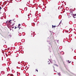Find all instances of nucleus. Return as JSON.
<instances>
[{
	"label": "nucleus",
	"mask_w": 76,
	"mask_h": 76,
	"mask_svg": "<svg viewBox=\"0 0 76 76\" xmlns=\"http://www.w3.org/2000/svg\"><path fill=\"white\" fill-rule=\"evenodd\" d=\"M20 10V8H17V7H15L14 10L15 11V12H18L19 10Z\"/></svg>",
	"instance_id": "nucleus-1"
},
{
	"label": "nucleus",
	"mask_w": 76,
	"mask_h": 76,
	"mask_svg": "<svg viewBox=\"0 0 76 76\" xmlns=\"http://www.w3.org/2000/svg\"><path fill=\"white\" fill-rule=\"evenodd\" d=\"M73 51V48H71L69 49V52H70V53H72V52Z\"/></svg>",
	"instance_id": "nucleus-2"
},
{
	"label": "nucleus",
	"mask_w": 76,
	"mask_h": 76,
	"mask_svg": "<svg viewBox=\"0 0 76 76\" xmlns=\"http://www.w3.org/2000/svg\"><path fill=\"white\" fill-rule=\"evenodd\" d=\"M76 14H75L74 15H73V18H76Z\"/></svg>",
	"instance_id": "nucleus-3"
},
{
	"label": "nucleus",
	"mask_w": 76,
	"mask_h": 76,
	"mask_svg": "<svg viewBox=\"0 0 76 76\" xmlns=\"http://www.w3.org/2000/svg\"><path fill=\"white\" fill-rule=\"evenodd\" d=\"M56 26H53V25H52V28H55Z\"/></svg>",
	"instance_id": "nucleus-4"
},
{
	"label": "nucleus",
	"mask_w": 76,
	"mask_h": 76,
	"mask_svg": "<svg viewBox=\"0 0 76 76\" xmlns=\"http://www.w3.org/2000/svg\"><path fill=\"white\" fill-rule=\"evenodd\" d=\"M68 62L69 63H70V62L69 61V60L68 61Z\"/></svg>",
	"instance_id": "nucleus-5"
},
{
	"label": "nucleus",
	"mask_w": 76,
	"mask_h": 76,
	"mask_svg": "<svg viewBox=\"0 0 76 76\" xmlns=\"http://www.w3.org/2000/svg\"><path fill=\"white\" fill-rule=\"evenodd\" d=\"M12 21V20H10L9 21V23H10V22L11 21Z\"/></svg>",
	"instance_id": "nucleus-6"
},
{
	"label": "nucleus",
	"mask_w": 76,
	"mask_h": 76,
	"mask_svg": "<svg viewBox=\"0 0 76 76\" xmlns=\"http://www.w3.org/2000/svg\"><path fill=\"white\" fill-rule=\"evenodd\" d=\"M35 70H36V71H37V72H38V70H37V69H36Z\"/></svg>",
	"instance_id": "nucleus-7"
},
{
	"label": "nucleus",
	"mask_w": 76,
	"mask_h": 76,
	"mask_svg": "<svg viewBox=\"0 0 76 76\" xmlns=\"http://www.w3.org/2000/svg\"><path fill=\"white\" fill-rule=\"evenodd\" d=\"M20 26V24H19L18 25V26Z\"/></svg>",
	"instance_id": "nucleus-8"
},
{
	"label": "nucleus",
	"mask_w": 76,
	"mask_h": 76,
	"mask_svg": "<svg viewBox=\"0 0 76 76\" xmlns=\"http://www.w3.org/2000/svg\"><path fill=\"white\" fill-rule=\"evenodd\" d=\"M1 9H2V8L1 7H0V11L1 10Z\"/></svg>",
	"instance_id": "nucleus-9"
},
{
	"label": "nucleus",
	"mask_w": 76,
	"mask_h": 76,
	"mask_svg": "<svg viewBox=\"0 0 76 76\" xmlns=\"http://www.w3.org/2000/svg\"><path fill=\"white\" fill-rule=\"evenodd\" d=\"M61 23V21L59 23V24H60V23Z\"/></svg>",
	"instance_id": "nucleus-10"
},
{
	"label": "nucleus",
	"mask_w": 76,
	"mask_h": 76,
	"mask_svg": "<svg viewBox=\"0 0 76 76\" xmlns=\"http://www.w3.org/2000/svg\"><path fill=\"white\" fill-rule=\"evenodd\" d=\"M17 28V27H15V29H16Z\"/></svg>",
	"instance_id": "nucleus-11"
},
{
	"label": "nucleus",
	"mask_w": 76,
	"mask_h": 76,
	"mask_svg": "<svg viewBox=\"0 0 76 76\" xmlns=\"http://www.w3.org/2000/svg\"><path fill=\"white\" fill-rule=\"evenodd\" d=\"M12 28H14V27H12Z\"/></svg>",
	"instance_id": "nucleus-12"
},
{
	"label": "nucleus",
	"mask_w": 76,
	"mask_h": 76,
	"mask_svg": "<svg viewBox=\"0 0 76 76\" xmlns=\"http://www.w3.org/2000/svg\"><path fill=\"white\" fill-rule=\"evenodd\" d=\"M18 28H19V26H18Z\"/></svg>",
	"instance_id": "nucleus-13"
},
{
	"label": "nucleus",
	"mask_w": 76,
	"mask_h": 76,
	"mask_svg": "<svg viewBox=\"0 0 76 76\" xmlns=\"http://www.w3.org/2000/svg\"><path fill=\"white\" fill-rule=\"evenodd\" d=\"M19 29H20V27H19Z\"/></svg>",
	"instance_id": "nucleus-14"
},
{
	"label": "nucleus",
	"mask_w": 76,
	"mask_h": 76,
	"mask_svg": "<svg viewBox=\"0 0 76 76\" xmlns=\"http://www.w3.org/2000/svg\"><path fill=\"white\" fill-rule=\"evenodd\" d=\"M1 13V12H0V13Z\"/></svg>",
	"instance_id": "nucleus-15"
},
{
	"label": "nucleus",
	"mask_w": 76,
	"mask_h": 76,
	"mask_svg": "<svg viewBox=\"0 0 76 76\" xmlns=\"http://www.w3.org/2000/svg\"><path fill=\"white\" fill-rule=\"evenodd\" d=\"M48 13H49L48 12Z\"/></svg>",
	"instance_id": "nucleus-16"
},
{
	"label": "nucleus",
	"mask_w": 76,
	"mask_h": 76,
	"mask_svg": "<svg viewBox=\"0 0 76 76\" xmlns=\"http://www.w3.org/2000/svg\"><path fill=\"white\" fill-rule=\"evenodd\" d=\"M13 25V24H12V25Z\"/></svg>",
	"instance_id": "nucleus-17"
}]
</instances>
